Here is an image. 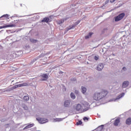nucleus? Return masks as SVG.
Masks as SVG:
<instances>
[{
	"label": "nucleus",
	"mask_w": 131,
	"mask_h": 131,
	"mask_svg": "<svg viewBox=\"0 0 131 131\" xmlns=\"http://www.w3.org/2000/svg\"><path fill=\"white\" fill-rule=\"evenodd\" d=\"M90 108H91V104L86 101H82L80 103L74 105V110L80 113H83V112L88 111Z\"/></svg>",
	"instance_id": "obj_1"
},
{
	"label": "nucleus",
	"mask_w": 131,
	"mask_h": 131,
	"mask_svg": "<svg viewBox=\"0 0 131 131\" xmlns=\"http://www.w3.org/2000/svg\"><path fill=\"white\" fill-rule=\"evenodd\" d=\"M83 119L84 120H89V118H88L86 117H84Z\"/></svg>",
	"instance_id": "obj_31"
},
{
	"label": "nucleus",
	"mask_w": 131,
	"mask_h": 131,
	"mask_svg": "<svg viewBox=\"0 0 131 131\" xmlns=\"http://www.w3.org/2000/svg\"><path fill=\"white\" fill-rule=\"evenodd\" d=\"M30 41L31 42H32L33 43H36V42H37V40L34 39L33 38L30 39Z\"/></svg>",
	"instance_id": "obj_18"
},
{
	"label": "nucleus",
	"mask_w": 131,
	"mask_h": 131,
	"mask_svg": "<svg viewBox=\"0 0 131 131\" xmlns=\"http://www.w3.org/2000/svg\"><path fill=\"white\" fill-rule=\"evenodd\" d=\"M70 96L72 99H75L76 98L75 95H74V93H71Z\"/></svg>",
	"instance_id": "obj_20"
},
{
	"label": "nucleus",
	"mask_w": 131,
	"mask_h": 131,
	"mask_svg": "<svg viewBox=\"0 0 131 131\" xmlns=\"http://www.w3.org/2000/svg\"><path fill=\"white\" fill-rule=\"evenodd\" d=\"M41 22H46V23H48V22H51V21H50V18L49 17H46L43 18L41 20Z\"/></svg>",
	"instance_id": "obj_11"
},
{
	"label": "nucleus",
	"mask_w": 131,
	"mask_h": 131,
	"mask_svg": "<svg viewBox=\"0 0 131 131\" xmlns=\"http://www.w3.org/2000/svg\"><path fill=\"white\" fill-rule=\"evenodd\" d=\"M103 101H105V99H103Z\"/></svg>",
	"instance_id": "obj_41"
},
{
	"label": "nucleus",
	"mask_w": 131,
	"mask_h": 131,
	"mask_svg": "<svg viewBox=\"0 0 131 131\" xmlns=\"http://www.w3.org/2000/svg\"><path fill=\"white\" fill-rule=\"evenodd\" d=\"M110 2V0H106L105 2V5H107Z\"/></svg>",
	"instance_id": "obj_29"
},
{
	"label": "nucleus",
	"mask_w": 131,
	"mask_h": 131,
	"mask_svg": "<svg viewBox=\"0 0 131 131\" xmlns=\"http://www.w3.org/2000/svg\"><path fill=\"white\" fill-rule=\"evenodd\" d=\"M8 17H9V15L8 14H5V15H3L1 18H8Z\"/></svg>",
	"instance_id": "obj_24"
},
{
	"label": "nucleus",
	"mask_w": 131,
	"mask_h": 131,
	"mask_svg": "<svg viewBox=\"0 0 131 131\" xmlns=\"http://www.w3.org/2000/svg\"><path fill=\"white\" fill-rule=\"evenodd\" d=\"M120 121L119 118L116 119L114 122V125L116 126H118L119 123H120Z\"/></svg>",
	"instance_id": "obj_10"
},
{
	"label": "nucleus",
	"mask_w": 131,
	"mask_h": 131,
	"mask_svg": "<svg viewBox=\"0 0 131 131\" xmlns=\"http://www.w3.org/2000/svg\"><path fill=\"white\" fill-rule=\"evenodd\" d=\"M40 76H41V80H42V81L47 80L49 78V76H48V74H42Z\"/></svg>",
	"instance_id": "obj_5"
},
{
	"label": "nucleus",
	"mask_w": 131,
	"mask_h": 131,
	"mask_svg": "<svg viewBox=\"0 0 131 131\" xmlns=\"http://www.w3.org/2000/svg\"><path fill=\"white\" fill-rule=\"evenodd\" d=\"M12 90H13V89H7V90H5V92H11V91H12Z\"/></svg>",
	"instance_id": "obj_26"
},
{
	"label": "nucleus",
	"mask_w": 131,
	"mask_h": 131,
	"mask_svg": "<svg viewBox=\"0 0 131 131\" xmlns=\"http://www.w3.org/2000/svg\"><path fill=\"white\" fill-rule=\"evenodd\" d=\"M94 59H95V60H96L97 61V60H98V59H99V58L97 56H95Z\"/></svg>",
	"instance_id": "obj_34"
},
{
	"label": "nucleus",
	"mask_w": 131,
	"mask_h": 131,
	"mask_svg": "<svg viewBox=\"0 0 131 131\" xmlns=\"http://www.w3.org/2000/svg\"><path fill=\"white\" fill-rule=\"evenodd\" d=\"M116 0H110V3H114Z\"/></svg>",
	"instance_id": "obj_33"
},
{
	"label": "nucleus",
	"mask_w": 131,
	"mask_h": 131,
	"mask_svg": "<svg viewBox=\"0 0 131 131\" xmlns=\"http://www.w3.org/2000/svg\"><path fill=\"white\" fill-rule=\"evenodd\" d=\"M34 125V124H29L28 125H27L24 129H27L28 128H30V127H32Z\"/></svg>",
	"instance_id": "obj_13"
},
{
	"label": "nucleus",
	"mask_w": 131,
	"mask_h": 131,
	"mask_svg": "<svg viewBox=\"0 0 131 131\" xmlns=\"http://www.w3.org/2000/svg\"><path fill=\"white\" fill-rule=\"evenodd\" d=\"M36 120L38 121L39 123H46V122H49V120L47 118H40V117H37Z\"/></svg>",
	"instance_id": "obj_2"
},
{
	"label": "nucleus",
	"mask_w": 131,
	"mask_h": 131,
	"mask_svg": "<svg viewBox=\"0 0 131 131\" xmlns=\"http://www.w3.org/2000/svg\"><path fill=\"white\" fill-rule=\"evenodd\" d=\"M129 85V82L128 81H125L123 82L122 85V89H125L127 88V86Z\"/></svg>",
	"instance_id": "obj_7"
},
{
	"label": "nucleus",
	"mask_w": 131,
	"mask_h": 131,
	"mask_svg": "<svg viewBox=\"0 0 131 131\" xmlns=\"http://www.w3.org/2000/svg\"><path fill=\"white\" fill-rule=\"evenodd\" d=\"M24 108L25 110H27V107H24Z\"/></svg>",
	"instance_id": "obj_37"
},
{
	"label": "nucleus",
	"mask_w": 131,
	"mask_h": 131,
	"mask_svg": "<svg viewBox=\"0 0 131 131\" xmlns=\"http://www.w3.org/2000/svg\"><path fill=\"white\" fill-rule=\"evenodd\" d=\"M64 119H65V118L53 119V122H60L61 121H63Z\"/></svg>",
	"instance_id": "obj_8"
},
{
	"label": "nucleus",
	"mask_w": 131,
	"mask_h": 131,
	"mask_svg": "<svg viewBox=\"0 0 131 131\" xmlns=\"http://www.w3.org/2000/svg\"><path fill=\"white\" fill-rule=\"evenodd\" d=\"M64 20H66V19H64Z\"/></svg>",
	"instance_id": "obj_42"
},
{
	"label": "nucleus",
	"mask_w": 131,
	"mask_h": 131,
	"mask_svg": "<svg viewBox=\"0 0 131 131\" xmlns=\"http://www.w3.org/2000/svg\"><path fill=\"white\" fill-rule=\"evenodd\" d=\"M92 104L93 107H96V106H98V102H97V100H95V101L93 102L92 103Z\"/></svg>",
	"instance_id": "obj_19"
},
{
	"label": "nucleus",
	"mask_w": 131,
	"mask_h": 131,
	"mask_svg": "<svg viewBox=\"0 0 131 131\" xmlns=\"http://www.w3.org/2000/svg\"><path fill=\"white\" fill-rule=\"evenodd\" d=\"M125 13H121L117 16H116L115 18V21H119L121 20H122L123 17L125 16Z\"/></svg>",
	"instance_id": "obj_3"
},
{
	"label": "nucleus",
	"mask_w": 131,
	"mask_h": 131,
	"mask_svg": "<svg viewBox=\"0 0 131 131\" xmlns=\"http://www.w3.org/2000/svg\"><path fill=\"white\" fill-rule=\"evenodd\" d=\"M58 24H62V23H64V19H60L58 21Z\"/></svg>",
	"instance_id": "obj_21"
},
{
	"label": "nucleus",
	"mask_w": 131,
	"mask_h": 131,
	"mask_svg": "<svg viewBox=\"0 0 131 131\" xmlns=\"http://www.w3.org/2000/svg\"><path fill=\"white\" fill-rule=\"evenodd\" d=\"M24 99H29V96H26L24 97Z\"/></svg>",
	"instance_id": "obj_30"
},
{
	"label": "nucleus",
	"mask_w": 131,
	"mask_h": 131,
	"mask_svg": "<svg viewBox=\"0 0 131 131\" xmlns=\"http://www.w3.org/2000/svg\"><path fill=\"white\" fill-rule=\"evenodd\" d=\"M107 94H108V92L107 91H105V90L102 91L101 93H99V95H101L103 97L106 96Z\"/></svg>",
	"instance_id": "obj_9"
},
{
	"label": "nucleus",
	"mask_w": 131,
	"mask_h": 131,
	"mask_svg": "<svg viewBox=\"0 0 131 131\" xmlns=\"http://www.w3.org/2000/svg\"><path fill=\"white\" fill-rule=\"evenodd\" d=\"M21 84V86H27V85H28V83H23Z\"/></svg>",
	"instance_id": "obj_23"
},
{
	"label": "nucleus",
	"mask_w": 131,
	"mask_h": 131,
	"mask_svg": "<svg viewBox=\"0 0 131 131\" xmlns=\"http://www.w3.org/2000/svg\"><path fill=\"white\" fill-rule=\"evenodd\" d=\"M79 23H80V20H78L77 22H76L75 23L74 25H72V26H71L69 27V28H68L67 30H70L71 29H73V28H75V26L76 25H78V24H79Z\"/></svg>",
	"instance_id": "obj_4"
},
{
	"label": "nucleus",
	"mask_w": 131,
	"mask_h": 131,
	"mask_svg": "<svg viewBox=\"0 0 131 131\" xmlns=\"http://www.w3.org/2000/svg\"><path fill=\"white\" fill-rule=\"evenodd\" d=\"M125 95V94L124 93H121L119 95V98H122Z\"/></svg>",
	"instance_id": "obj_22"
},
{
	"label": "nucleus",
	"mask_w": 131,
	"mask_h": 131,
	"mask_svg": "<svg viewBox=\"0 0 131 131\" xmlns=\"http://www.w3.org/2000/svg\"><path fill=\"white\" fill-rule=\"evenodd\" d=\"M92 34H94V33H93V32L89 33L88 35L85 36V39H88L90 38V37H92Z\"/></svg>",
	"instance_id": "obj_15"
},
{
	"label": "nucleus",
	"mask_w": 131,
	"mask_h": 131,
	"mask_svg": "<svg viewBox=\"0 0 131 131\" xmlns=\"http://www.w3.org/2000/svg\"><path fill=\"white\" fill-rule=\"evenodd\" d=\"M70 105V102L69 100H66L64 103V107H69Z\"/></svg>",
	"instance_id": "obj_12"
},
{
	"label": "nucleus",
	"mask_w": 131,
	"mask_h": 131,
	"mask_svg": "<svg viewBox=\"0 0 131 131\" xmlns=\"http://www.w3.org/2000/svg\"><path fill=\"white\" fill-rule=\"evenodd\" d=\"M75 94H76V95H77V94H78L79 92L78 90H75Z\"/></svg>",
	"instance_id": "obj_32"
},
{
	"label": "nucleus",
	"mask_w": 131,
	"mask_h": 131,
	"mask_svg": "<svg viewBox=\"0 0 131 131\" xmlns=\"http://www.w3.org/2000/svg\"><path fill=\"white\" fill-rule=\"evenodd\" d=\"M13 56H16V53H13Z\"/></svg>",
	"instance_id": "obj_38"
},
{
	"label": "nucleus",
	"mask_w": 131,
	"mask_h": 131,
	"mask_svg": "<svg viewBox=\"0 0 131 131\" xmlns=\"http://www.w3.org/2000/svg\"><path fill=\"white\" fill-rule=\"evenodd\" d=\"M96 70H99V66H97V67L96 68Z\"/></svg>",
	"instance_id": "obj_36"
},
{
	"label": "nucleus",
	"mask_w": 131,
	"mask_h": 131,
	"mask_svg": "<svg viewBox=\"0 0 131 131\" xmlns=\"http://www.w3.org/2000/svg\"><path fill=\"white\" fill-rule=\"evenodd\" d=\"M126 124H131V118H129L126 120L125 122Z\"/></svg>",
	"instance_id": "obj_16"
},
{
	"label": "nucleus",
	"mask_w": 131,
	"mask_h": 131,
	"mask_svg": "<svg viewBox=\"0 0 131 131\" xmlns=\"http://www.w3.org/2000/svg\"><path fill=\"white\" fill-rule=\"evenodd\" d=\"M22 86L21 84H19L16 85V88H21Z\"/></svg>",
	"instance_id": "obj_28"
},
{
	"label": "nucleus",
	"mask_w": 131,
	"mask_h": 131,
	"mask_svg": "<svg viewBox=\"0 0 131 131\" xmlns=\"http://www.w3.org/2000/svg\"><path fill=\"white\" fill-rule=\"evenodd\" d=\"M81 91L83 94H85L86 93V88L83 86L81 87Z\"/></svg>",
	"instance_id": "obj_14"
},
{
	"label": "nucleus",
	"mask_w": 131,
	"mask_h": 131,
	"mask_svg": "<svg viewBox=\"0 0 131 131\" xmlns=\"http://www.w3.org/2000/svg\"><path fill=\"white\" fill-rule=\"evenodd\" d=\"M16 25L10 24V25H6L4 26H1L0 29H3V28H8V27H15Z\"/></svg>",
	"instance_id": "obj_6"
},
{
	"label": "nucleus",
	"mask_w": 131,
	"mask_h": 131,
	"mask_svg": "<svg viewBox=\"0 0 131 131\" xmlns=\"http://www.w3.org/2000/svg\"><path fill=\"white\" fill-rule=\"evenodd\" d=\"M82 124V122L81 121H79L78 122H77V125H80V124Z\"/></svg>",
	"instance_id": "obj_25"
},
{
	"label": "nucleus",
	"mask_w": 131,
	"mask_h": 131,
	"mask_svg": "<svg viewBox=\"0 0 131 131\" xmlns=\"http://www.w3.org/2000/svg\"><path fill=\"white\" fill-rule=\"evenodd\" d=\"M28 99H26L27 101H28Z\"/></svg>",
	"instance_id": "obj_39"
},
{
	"label": "nucleus",
	"mask_w": 131,
	"mask_h": 131,
	"mask_svg": "<svg viewBox=\"0 0 131 131\" xmlns=\"http://www.w3.org/2000/svg\"><path fill=\"white\" fill-rule=\"evenodd\" d=\"M103 68H104V66H103V63H99V71H101Z\"/></svg>",
	"instance_id": "obj_17"
},
{
	"label": "nucleus",
	"mask_w": 131,
	"mask_h": 131,
	"mask_svg": "<svg viewBox=\"0 0 131 131\" xmlns=\"http://www.w3.org/2000/svg\"><path fill=\"white\" fill-rule=\"evenodd\" d=\"M28 99H26L27 101H28Z\"/></svg>",
	"instance_id": "obj_40"
},
{
	"label": "nucleus",
	"mask_w": 131,
	"mask_h": 131,
	"mask_svg": "<svg viewBox=\"0 0 131 131\" xmlns=\"http://www.w3.org/2000/svg\"><path fill=\"white\" fill-rule=\"evenodd\" d=\"M104 127V125H101L100 126H99V128H101V129L102 130Z\"/></svg>",
	"instance_id": "obj_27"
},
{
	"label": "nucleus",
	"mask_w": 131,
	"mask_h": 131,
	"mask_svg": "<svg viewBox=\"0 0 131 131\" xmlns=\"http://www.w3.org/2000/svg\"><path fill=\"white\" fill-rule=\"evenodd\" d=\"M126 70V68L125 67L123 68V70L125 71Z\"/></svg>",
	"instance_id": "obj_35"
}]
</instances>
